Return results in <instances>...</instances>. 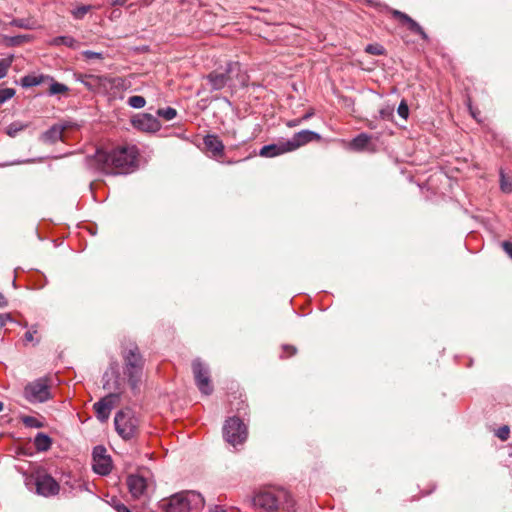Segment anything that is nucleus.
Returning <instances> with one entry per match:
<instances>
[{"label":"nucleus","instance_id":"nucleus-1","mask_svg":"<svg viewBox=\"0 0 512 512\" xmlns=\"http://www.w3.org/2000/svg\"><path fill=\"white\" fill-rule=\"evenodd\" d=\"M137 155L135 146H119L110 151L98 149L88 164L105 174H126L135 165Z\"/></svg>","mask_w":512,"mask_h":512},{"label":"nucleus","instance_id":"nucleus-2","mask_svg":"<svg viewBox=\"0 0 512 512\" xmlns=\"http://www.w3.org/2000/svg\"><path fill=\"white\" fill-rule=\"evenodd\" d=\"M203 496L196 491L172 495L159 503L161 512H199L204 507Z\"/></svg>","mask_w":512,"mask_h":512},{"label":"nucleus","instance_id":"nucleus-3","mask_svg":"<svg viewBox=\"0 0 512 512\" xmlns=\"http://www.w3.org/2000/svg\"><path fill=\"white\" fill-rule=\"evenodd\" d=\"M76 81L82 83L89 91L106 93L111 89H126V80L122 77H108L103 75L76 74Z\"/></svg>","mask_w":512,"mask_h":512},{"label":"nucleus","instance_id":"nucleus-4","mask_svg":"<svg viewBox=\"0 0 512 512\" xmlns=\"http://www.w3.org/2000/svg\"><path fill=\"white\" fill-rule=\"evenodd\" d=\"M124 374L128 378L129 385L133 391L138 389V385L142 378L144 360L139 352L138 347L126 350L123 354Z\"/></svg>","mask_w":512,"mask_h":512},{"label":"nucleus","instance_id":"nucleus-5","mask_svg":"<svg viewBox=\"0 0 512 512\" xmlns=\"http://www.w3.org/2000/svg\"><path fill=\"white\" fill-rule=\"evenodd\" d=\"M115 429L124 440L134 438L139 431V418L129 408L120 410L114 418Z\"/></svg>","mask_w":512,"mask_h":512},{"label":"nucleus","instance_id":"nucleus-6","mask_svg":"<svg viewBox=\"0 0 512 512\" xmlns=\"http://www.w3.org/2000/svg\"><path fill=\"white\" fill-rule=\"evenodd\" d=\"M247 426L238 417H230L223 426V437L230 445L236 447L243 444L247 439Z\"/></svg>","mask_w":512,"mask_h":512},{"label":"nucleus","instance_id":"nucleus-7","mask_svg":"<svg viewBox=\"0 0 512 512\" xmlns=\"http://www.w3.org/2000/svg\"><path fill=\"white\" fill-rule=\"evenodd\" d=\"M239 62H229L224 72L213 71L206 77L213 90H221L232 80L234 74L240 72Z\"/></svg>","mask_w":512,"mask_h":512},{"label":"nucleus","instance_id":"nucleus-8","mask_svg":"<svg viewBox=\"0 0 512 512\" xmlns=\"http://www.w3.org/2000/svg\"><path fill=\"white\" fill-rule=\"evenodd\" d=\"M25 398L31 403H42L51 398L48 381L45 378L29 383L24 389Z\"/></svg>","mask_w":512,"mask_h":512},{"label":"nucleus","instance_id":"nucleus-9","mask_svg":"<svg viewBox=\"0 0 512 512\" xmlns=\"http://www.w3.org/2000/svg\"><path fill=\"white\" fill-rule=\"evenodd\" d=\"M152 484L148 471L131 474L127 477L129 492L135 499L145 496Z\"/></svg>","mask_w":512,"mask_h":512},{"label":"nucleus","instance_id":"nucleus-10","mask_svg":"<svg viewBox=\"0 0 512 512\" xmlns=\"http://www.w3.org/2000/svg\"><path fill=\"white\" fill-rule=\"evenodd\" d=\"M192 370L196 386L200 392L204 395H210L213 392V386L210 381V372L208 367L199 359H196L192 363Z\"/></svg>","mask_w":512,"mask_h":512},{"label":"nucleus","instance_id":"nucleus-11","mask_svg":"<svg viewBox=\"0 0 512 512\" xmlns=\"http://www.w3.org/2000/svg\"><path fill=\"white\" fill-rule=\"evenodd\" d=\"M286 496L287 495L284 491L275 492L271 490H265L259 492L254 497V504L270 512L278 509L282 498H285Z\"/></svg>","mask_w":512,"mask_h":512},{"label":"nucleus","instance_id":"nucleus-12","mask_svg":"<svg viewBox=\"0 0 512 512\" xmlns=\"http://www.w3.org/2000/svg\"><path fill=\"white\" fill-rule=\"evenodd\" d=\"M93 458V470L95 473L106 476L112 470V460L107 454V450L104 446H96L92 453Z\"/></svg>","mask_w":512,"mask_h":512},{"label":"nucleus","instance_id":"nucleus-13","mask_svg":"<svg viewBox=\"0 0 512 512\" xmlns=\"http://www.w3.org/2000/svg\"><path fill=\"white\" fill-rule=\"evenodd\" d=\"M119 400V394L110 393L94 403L93 409L96 417L100 422H106L110 416L112 409Z\"/></svg>","mask_w":512,"mask_h":512},{"label":"nucleus","instance_id":"nucleus-14","mask_svg":"<svg viewBox=\"0 0 512 512\" xmlns=\"http://www.w3.org/2000/svg\"><path fill=\"white\" fill-rule=\"evenodd\" d=\"M59 488L57 481L50 475H40L36 479V490L39 495L45 497L56 495Z\"/></svg>","mask_w":512,"mask_h":512},{"label":"nucleus","instance_id":"nucleus-15","mask_svg":"<svg viewBox=\"0 0 512 512\" xmlns=\"http://www.w3.org/2000/svg\"><path fill=\"white\" fill-rule=\"evenodd\" d=\"M320 138V135L314 131L302 130L300 132L295 133L291 139L287 140V146H289L288 149H290V151L292 152L306 145L307 143H310L315 140L318 141L320 140Z\"/></svg>","mask_w":512,"mask_h":512},{"label":"nucleus","instance_id":"nucleus-16","mask_svg":"<svg viewBox=\"0 0 512 512\" xmlns=\"http://www.w3.org/2000/svg\"><path fill=\"white\" fill-rule=\"evenodd\" d=\"M132 125L144 132H156L160 129V123L151 114H141L132 119Z\"/></svg>","mask_w":512,"mask_h":512},{"label":"nucleus","instance_id":"nucleus-17","mask_svg":"<svg viewBox=\"0 0 512 512\" xmlns=\"http://www.w3.org/2000/svg\"><path fill=\"white\" fill-rule=\"evenodd\" d=\"M392 15L395 17V18H398L401 22L405 23L408 25V29L415 33V34H418L423 40H428V35L426 34V32L423 30V28L415 21L413 20L410 16H408L407 14L399 11V10H393L392 11Z\"/></svg>","mask_w":512,"mask_h":512},{"label":"nucleus","instance_id":"nucleus-18","mask_svg":"<svg viewBox=\"0 0 512 512\" xmlns=\"http://www.w3.org/2000/svg\"><path fill=\"white\" fill-rule=\"evenodd\" d=\"M289 146H287V140L285 141H279L277 143L265 145L260 149L259 155L266 158H272L276 157L288 152H291L290 149H288Z\"/></svg>","mask_w":512,"mask_h":512},{"label":"nucleus","instance_id":"nucleus-19","mask_svg":"<svg viewBox=\"0 0 512 512\" xmlns=\"http://www.w3.org/2000/svg\"><path fill=\"white\" fill-rule=\"evenodd\" d=\"M204 145L206 149L211 153L213 158L222 157L224 154V144L216 135H206L204 137Z\"/></svg>","mask_w":512,"mask_h":512},{"label":"nucleus","instance_id":"nucleus-20","mask_svg":"<svg viewBox=\"0 0 512 512\" xmlns=\"http://www.w3.org/2000/svg\"><path fill=\"white\" fill-rule=\"evenodd\" d=\"M48 79H50V76L44 75V74L26 75L20 79V85L23 88H30V87L38 86V85L46 82V80H48Z\"/></svg>","mask_w":512,"mask_h":512},{"label":"nucleus","instance_id":"nucleus-21","mask_svg":"<svg viewBox=\"0 0 512 512\" xmlns=\"http://www.w3.org/2000/svg\"><path fill=\"white\" fill-rule=\"evenodd\" d=\"M64 127L61 125H53L47 131L42 134V139L47 143H54L58 140H62Z\"/></svg>","mask_w":512,"mask_h":512},{"label":"nucleus","instance_id":"nucleus-22","mask_svg":"<svg viewBox=\"0 0 512 512\" xmlns=\"http://www.w3.org/2000/svg\"><path fill=\"white\" fill-rule=\"evenodd\" d=\"M370 140L371 136H369L366 133H360L359 135L352 139V141L350 142V147L355 151H362L368 146Z\"/></svg>","mask_w":512,"mask_h":512},{"label":"nucleus","instance_id":"nucleus-23","mask_svg":"<svg viewBox=\"0 0 512 512\" xmlns=\"http://www.w3.org/2000/svg\"><path fill=\"white\" fill-rule=\"evenodd\" d=\"M9 25L22 29L33 30L38 27L37 21L33 18H18L13 19Z\"/></svg>","mask_w":512,"mask_h":512},{"label":"nucleus","instance_id":"nucleus-24","mask_svg":"<svg viewBox=\"0 0 512 512\" xmlns=\"http://www.w3.org/2000/svg\"><path fill=\"white\" fill-rule=\"evenodd\" d=\"M52 441L50 437L44 433H38L34 439L35 448L38 451H47L50 449Z\"/></svg>","mask_w":512,"mask_h":512},{"label":"nucleus","instance_id":"nucleus-25","mask_svg":"<svg viewBox=\"0 0 512 512\" xmlns=\"http://www.w3.org/2000/svg\"><path fill=\"white\" fill-rule=\"evenodd\" d=\"M51 44L54 45V46L64 45L66 47L73 48V49H76L79 46V42L75 38H73L71 36H58V37H55L52 40Z\"/></svg>","mask_w":512,"mask_h":512},{"label":"nucleus","instance_id":"nucleus-26","mask_svg":"<svg viewBox=\"0 0 512 512\" xmlns=\"http://www.w3.org/2000/svg\"><path fill=\"white\" fill-rule=\"evenodd\" d=\"M47 81L50 82V87L48 91L50 96L57 94H65L69 91V88L65 84L56 82L54 78L51 76L50 79H48Z\"/></svg>","mask_w":512,"mask_h":512},{"label":"nucleus","instance_id":"nucleus-27","mask_svg":"<svg viewBox=\"0 0 512 512\" xmlns=\"http://www.w3.org/2000/svg\"><path fill=\"white\" fill-rule=\"evenodd\" d=\"M93 8L92 5H81L71 11L75 19H83L84 16Z\"/></svg>","mask_w":512,"mask_h":512},{"label":"nucleus","instance_id":"nucleus-28","mask_svg":"<svg viewBox=\"0 0 512 512\" xmlns=\"http://www.w3.org/2000/svg\"><path fill=\"white\" fill-rule=\"evenodd\" d=\"M157 114H158V116L164 118L165 120L170 121L176 117L177 112L172 107H166V108L158 109Z\"/></svg>","mask_w":512,"mask_h":512},{"label":"nucleus","instance_id":"nucleus-29","mask_svg":"<svg viewBox=\"0 0 512 512\" xmlns=\"http://www.w3.org/2000/svg\"><path fill=\"white\" fill-rule=\"evenodd\" d=\"M128 104L132 108L140 109L145 106L146 100L142 96L135 95L128 98Z\"/></svg>","mask_w":512,"mask_h":512},{"label":"nucleus","instance_id":"nucleus-30","mask_svg":"<svg viewBox=\"0 0 512 512\" xmlns=\"http://www.w3.org/2000/svg\"><path fill=\"white\" fill-rule=\"evenodd\" d=\"M13 62V56L0 59V79L7 75L8 69Z\"/></svg>","mask_w":512,"mask_h":512},{"label":"nucleus","instance_id":"nucleus-31","mask_svg":"<svg viewBox=\"0 0 512 512\" xmlns=\"http://www.w3.org/2000/svg\"><path fill=\"white\" fill-rule=\"evenodd\" d=\"M16 94L13 88H2L0 89V105L4 104L8 100L12 99Z\"/></svg>","mask_w":512,"mask_h":512},{"label":"nucleus","instance_id":"nucleus-32","mask_svg":"<svg viewBox=\"0 0 512 512\" xmlns=\"http://www.w3.org/2000/svg\"><path fill=\"white\" fill-rule=\"evenodd\" d=\"M394 115V106L386 105L379 110V117L383 120L390 121Z\"/></svg>","mask_w":512,"mask_h":512},{"label":"nucleus","instance_id":"nucleus-33","mask_svg":"<svg viewBox=\"0 0 512 512\" xmlns=\"http://www.w3.org/2000/svg\"><path fill=\"white\" fill-rule=\"evenodd\" d=\"M7 43L11 46H18L21 45L24 42H27L30 40V36L28 35H18L13 37L6 38Z\"/></svg>","mask_w":512,"mask_h":512},{"label":"nucleus","instance_id":"nucleus-34","mask_svg":"<svg viewBox=\"0 0 512 512\" xmlns=\"http://www.w3.org/2000/svg\"><path fill=\"white\" fill-rule=\"evenodd\" d=\"M365 51L372 55H382L384 53V48L378 44H369L366 46Z\"/></svg>","mask_w":512,"mask_h":512},{"label":"nucleus","instance_id":"nucleus-35","mask_svg":"<svg viewBox=\"0 0 512 512\" xmlns=\"http://www.w3.org/2000/svg\"><path fill=\"white\" fill-rule=\"evenodd\" d=\"M495 435L503 441L507 440L510 435V427L508 425L500 427L496 430Z\"/></svg>","mask_w":512,"mask_h":512},{"label":"nucleus","instance_id":"nucleus-36","mask_svg":"<svg viewBox=\"0 0 512 512\" xmlns=\"http://www.w3.org/2000/svg\"><path fill=\"white\" fill-rule=\"evenodd\" d=\"M398 115L403 119H407L409 115V108L405 100H402L397 109Z\"/></svg>","mask_w":512,"mask_h":512},{"label":"nucleus","instance_id":"nucleus-37","mask_svg":"<svg viewBox=\"0 0 512 512\" xmlns=\"http://www.w3.org/2000/svg\"><path fill=\"white\" fill-rule=\"evenodd\" d=\"M82 56L87 59V60H90V59H99V60H102L104 58L103 56V53H100V52H94V51H91V50H85L82 52Z\"/></svg>","mask_w":512,"mask_h":512},{"label":"nucleus","instance_id":"nucleus-38","mask_svg":"<svg viewBox=\"0 0 512 512\" xmlns=\"http://www.w3.org/2000/svg\"><path fill=\"white\" fill-rule=\"evenodd\" d=\"M500 177H501V189H502V191H504L506 193H510L512 191V185H511V183H509L506 180L505 175H504V173L502 171L500 172Z\"/></svg>","mask_w":512,"mask_h":512},{"label":"nucleus","instance_id":"nucleus-39","mask_svg":"<svg viewBox=\"0 0 512 512\" xmlns=\"http://www.w3.org/2000/svg\"><path fill=\"white\" fill-rule=\"evenodd\" d=\"M21 130V127H19L17 124H10L7 129H6V133L10 136V137H15L17 135V133Z\"/></svg>","mask_w":512,"mask_h":512},{"label":"nucleus","instance_id":"nucleus-40","mask_svg":"<svg viewBox=\"0 0 512 512\" xmlns=\"http://www.w3.org/2000/svg\"><path fill=\"white\" fill-rule=\"evenodd\" d=\"M37 333V328L33 325L24 335L26 342H32L34 340V334Z\"/></svg>","mask_w":512,"mask_h":512},{"label":"nucleus","instance_id":"nucleus-41","mask_svg":"<svg viewBox=\"0 0 512 512\" xmlns=\"http://www.w3.org/2000/svg\"><path fill=\"white\" fill-rule=\"evenodd\" d=\"M12 317L10 313H3L0 314V327H3L6 325L7 322H11Z\"/></svg>","mask_w":512,"mask_h":512},{"label":"nucleus","instance_id":"nucleus-42","mask_svg":"<svg viewBox=\"0 0 512 512\" xmlns=\"http://www.w3.org/2000/svg\"><path fill=\"white\" fill-rule=\"evenodd\" d=\"M501 246L503 247L504 251L507 253V255L512 258V242L510 241H504L502 242Z\"/></svg>","mask_w":512,"mask_h":512},{"label":"nucleus","instance_id":"nucleus-43","mask_svg":"<svg viewBox=\"0 0 512 512\" xmlns=\"http://www.w3.org/2000/svg\"><path fill=\"white\" fill-rule=\"evenodd\" d=\"M115 510H116L117 512H131V511L129 510V508H128L126 505H124L123 503H118V504H116V505H115Z\"/></svg>","mask_w":512,"mask_h":512},{"label":"nucleus","instance_id":"nucleus-44","mask_svg":"<svg viewBox=\"0 0 512 512\" xmlns=\"http://www.w3.org/2000/svg\"><path fill=\"white\" fill-rule=\"evenodd\" d=\"M285 352H288V356H292L296 353V348L294 346L285 345L283 346Z\"/></svg>","mask_w":512,"mask_h":512},{"label":"nucleus","instance_id":"nucleus-45","mask_svg":"<svg viewBox=\"0 0 512 512\" xmlns=\"http://www.w3.org/2000/svg\"><path fill=\"white\" fill-rule=\"evenodd\" d=\"M208 512H227L222 506H214L209 508Z\"/></svg>","mask_w":512,"mask_h":512},{"label":"nucleus","instance_id":"nucleus-46","mask_svg":"<svg viewBox=\"0 0 512 512\" xmlns=\"http://www.w3.org/2000/svg\"><path fill=\"white\" fill-rule=\"evenodd\" d=\"M126 2H127V0H111V5L112 6H123V5H125Z\"/></svg>","mask_w":512,"mask_h":512},{"label":"nucleus","instance_id":"nucleus-47","mask_svg":"<svg viewBox=\"0 0 512 512\" xmlns=\"http://www.w3.org/2000/svg\"><path fill=\"white\" fill-rule=\"evenodd\" d=\"M8 304L6 298L4 297V295L0 292V307H6Z\"/></svg>","mask_w":512,"mask_h":512},{"label":"nucleus","instance_id":"nucleus-48","mask_svg":"<svg viewBox=\"0 0 512 512\" xmlns=\"http://www.w3.org/2000/svg\"><path fill=\"white\" fill-rule=\"evenodd\" d=\"M301 119L291 120L287 123L288 127H294L301 123Z\"/></svg>","mask_w":512,"mask_h":512},{"label":"nucleus","instance_id":"nucleus-49","mask_svg":"<svg viewBox=\"0 0 512 512\" xmlns=\"http://www.w3.org/2000/svg\"><path fill=\"white\" fill-rule=\"evenodd\" d=\"M468 107H469V110H470V113H471L472 117L474 119H477V113L473 110V108H472L470 103H469Z\"/></svg>","mask_w":512,"mask_h":512},{"label":"nucleus","instance_id":"nucleus-50","mask_svg":"<svg viewBox=\"0 0 512 512\" xmlns=\"http://www.w3.org/2000/svg\"><path fill=\"white\" fill-rule=\"evenodd\" d=\"M311 116H312V112L307 113V114H305V115L301 118V120H307V119H309Z\"/></svg>","mask_w":512,"mask_h":512},{"label":"nucleus","instance_id":"nucleus-51","mask_svg":"<svg viewBox=\"0 0 512 512\" xmlns=\"http://www.w3.org/2000/svg\"><path fill=\"white\" fill-rule=\"evenodd\" d=\"M34 420H35V419H34V418H32V417H28V418H26V419H25V423H26V424H31V421H34Z\"/></svg>","mask_w":512,"mask_h":512},{"label":"nucleus","instance_id":"nucleus-52","mask_svg":"<svg viewBox=\"0 0 512 512\" xmlns=\"http://www.w3.org/2000/svg\"><path fill=\"white\" fill-rule=\"evenodd\" d=\"M120 14H121V12L119 10H114L112 12V15L115 16V17L119 16Z\"/></svg>","mask_w":512,"mask_h":512},{"label":"nucleus","instance_id":"nucleus-53","mask_svg":"<svg viewBox=\"0 0 512 512\" xmlns=\"http://www.w3.org/2000/svg\"><path fill=\"white\" fill-rule=\"evenodd\" d=\"M6 27V24L0 20V30H4Z\"/></svg>","mask_w":512,"mask_h":512},{"label":"nucleus","instance_id":"nucleus-54","mask_svg":"<svg viewBox=\"0 0 512 512\" xmlns=\"http://www.w3.org/2000/svg\"><path fill=\"white\" fill-rule=\"evenodd\" d=\"M104 388H105V389H110V388H111V386H110V384H109V382H108V381H106V382L104 383Z\"/></svg>","mask_w":512,"mask_h":512},{"label":"nucleus","instance_id":"nucleus-55","mask_svg":"<svg viewBox=\"0 0 512 512\" xmlns=\"http://www.w3.org/2000/svg\"><path fill=\"white\" fill-rule=\"evenodd\" d=\"M368 126H369V128H371V129H374V128H375L374 124H372V123H370Z\"/></svg>","mask_w":512,"mask_h":512},{"label":"nucleus","instance_id":"nucleus-56","mask_svg":"<svg viewBox=\"0 0 512 512\" xmlns=\"http://www.w3.org/2000/svg\"><path fill=\"white\" fill-rule=\"evenodd\" d=\"M3 407H4L3 403L0 402V412L3 410Z\"/></svg>","mask_w":512,"mask_h":512}]
</instances>
